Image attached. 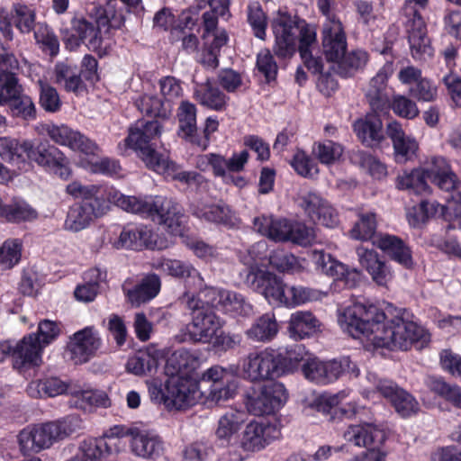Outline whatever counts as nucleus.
<instances>
[{"instance_id":"obj_58","label":"nucleus","mask_w":461,"mask_h":461,"mask_svg":"<svg viewBox=\"0 0 461 461\" xmlns=\"http://www.w3.org/2000/svg\"><path fill=\"white\" fill-rule=\"evenodd\" d=\"M268 245L266 240H260L253 244L247 252L240 256L241 262L248 267L245 271L261 269L260 266H265V261L269 262Z\"/></svg>"},{"instance_id":"obj_6","label":"nucleus","mask_w":461,"mask_h":461,"mask_svg":"<svg viewBox=\"0 0 461 461\" xmlns=\"http://www.w3.org/2000/svg\"><path fill=\"white\" fill-rule=\"evenodd\" d=\"M79 427V418L72 415L54 421L27 426L17 436L21 452L26 455L49 449L56 442L76 432Z\"/></svg>"},{"instance_id":"obj_64","label":"nucleus","mask_w":461,"mask_h":461,"mask_svg":"<svg viewBox=\"0 0 461 461\" xmlns=\"http://www.w3.org/2000/svg\"><path fill=\"white\" fill-rule=\"evenodd\" d=\"M313 152L321 163L331 165L338 161L343 153V147L330 140L315 143Z\"/></svg>"},{"instance_id":"obj_1","label":"nucleus","mask_w":461,"mask_h":461,"mask_svg":"<svg viewBox=\"0 0 461 461\" xmlns=\"http://www.w3.org/2000/svg\"><path fill=\"white\" fill-rule=\"evenodd\" d=\"M338 322L351 337L365 339L374 348L408 350L414 346L421 349L430 341L423 327L399 316L389 319L374 304L355 303L339 314Z\"/></svg>"},{"instance_id":"obj_33","label":"nucleus","mask_w":461,"mask_h":461,"mask_svg":"<svg viewBox=\"0 0 461 461\" xmlns=\"http://www.w3.org/2000/svg\"><path fill=\"white\" fill-rule=\"evenodd\" d=\"M131 448L134 455L143 458H155L163 450V443L153 431L147 429L131 430Z\"/></svg>"},{"instance_id":"obj_27","label":"nucleus","mask_w":461,"mask_h":461,"mask_svg":"<svg viewBox=\"0 0 461 461\" xmlns=\"http://www.w3.org/2000/svg\"><path fill=\"white\" fill-rule=\"evenodd\" d=\"M359 264L366 268L373 281L381 286H386L393 278L391 267L380 260L377 252L363 245L357 248Z\"/></svg>"},{"instance_id":"obj_8","label":"nucleus","mask_w":461,"mask_h":461,"mask_svg":"<svg viewBox=\"0 0 461 461\" xmlns=\"http://www.w3.org/2000/svg\"><path fill=\"white\" fill-rule=\"evenodd\" d=\"M186 306L191 311L192 321L186 326L189 340L195 343L211 344L217 331L222 329L224 321L212 309L204 307L205 300L199 294H185Z\"/></svg>"},{"instance_id":"obj_32","label":"nucleus","mask_w":461,"mask_h":461,"mask_svg":"<svg viewBox=\"0 0 461 461\" xmlns=\"http://www.w3.org/2000/svg\"><path fill=\"white\" fill-rule=\"evenodd\" d=\"M129 281L122 285V290L128 301L133 306H140L158 295L160 291L161 282L159 277L155 275L145 276L139 284L134 286L130 285Z\"/></svg>"},{"instance_id":"obj_38","label":"nucleus","mask_w":461,"mask_h":461,"mask_svg":"<svg viewBox=\"0 0 461 461\" xmlns=\"http://www.w3.org/2000/svg\"><path fill=\"white\" fill-rule=\"evenodd\" d=\"M192 213L196 218L206 222L223 225L234 224L231 210L222 203H207L198 202L192 206Z\"/></svg>"},{"instance_id":"obj_13","label":"nucleus","mask_w":461,"mask_h":461,"mask_svg":"<svg viewBox=\"0 0 461 461\" xmlns=\"http://www.w3.org/2000/svg\"><path fill=\"white\" fill-rule=\"evenodd\" d=\"M317 5L325 16L321 33L323 53L329 61H339L347 50V37L342 23L331 14L330 0H318Z\"/></svg>"},{"instance_id":"obj_53","label":"nucleus","mask_w":461,"mask_h":461,"mask_svg":"<svg viewBox=\"0 0 461 461\" xmlns=\"http://www.w3.org/2000/svg\"><path fill=\"white\" fill-rule=\"evenodd\" d=\"M55 82L68 92H77L81 87L80 72L74 65L60 62L55 66Z\"/></svg>"},{"instance_id":"obj_21","label":"nucleus","mask_w":461,"mask_h":461,"mask_svg":"<svg viewBox=\"0 0 461 461\" xmlns=\"http://www.w3.org/2000/svg\"><path fill=\"white\" fill-rule=\"evenodd\" d=\"M102 345L99 332L92 326L75 332L67 346L68 353L75 364H83L90 360Z\"/></svg>"},{"instance_id":"obj_40","label":"nucleus","mask_w":461,"mask_h":461,"mask_svg":"<svg viewBox=\"0 0 461 461\" xmlns=\"http://www.w3.org/2000/svg\"><path fill=\"white\" fill-rule=\"evenodd\" d=\"M198 363V358L190 350L179 348L174 351L167 358L165 366L168 377L173 375L194 376Z\"/></svg>"},{"instance_id":"obj_12","label":"nucleus","mask_w":461,"mask_h":461,"mask_svg":"<svg viewBox=\"0 0 461 461\" xmlns=\"http://www.w3.org/2000/svg\"><path fill=\"white\" fill-rule=\"evenodd\" d=\"M303 373L309 381L316 384L326 385L335 382L347 373L357 376L359 370L348 357L328 361L321 360L318 357H308L303 365Z\"/></svg>"},{"instance_id":"obj_35","label":"nucleus","mask_w":461,"mask_h":461,"mask_svg":"<svg viewBox=\"0 0 461 461\" xmlns=\"http://www.w3.org/2000/svg\"><path fill=\"white\" fill-rule=\"evenodd\" d=\"M321 329V321L309 311H296L288 320L290 338L299 340L310 338Z\"/></svg>"},{"instance_id":"obj_51","label":"nucleus","mask_w":461,"mask_h":461,"mask_svg":"<svg viewBox=\"0 0 461 461\" xmlns=\"http://www.w3.org/2000/svg\"><path fill=\"white\" fill-rule=\"evenodd\" d=\"M357 217V221L350 230V237L357 240H372L373 241L377 237L375 236L376 214L374 212H360Z\"/></svg>"},{"instance_id":"obj_34","label":"nucleus","mask_w":461,"mask_h":461,"mask_svg":"<svg viewBox=\"0 0 461 461\" xmlns=\"http://www.w3.org/2000/svg\"><path fill=\"white\" fill-rule=\"evenodd\" d=\"M448 193L446 204H440L436 201H422L420 203V211L422 210L426 219L437 215L443 216L447 221L456 217V208L461 206V181L456 176V185Z\"/></svg>"},{"instance_id":"obj_36","label":"nucleus","mask_w":461,"mask_h":461,"mask_svg":"<svg viewBox=\"0 0 461 461\" xmlns=\"http://www.w3.org/2000/svg\"><path fill=\"white\" fill-rule=\"evenodd\" d=\"M378 113H368L365 118L356 121L353 125L357 136L366 146H378L384 140L383 123Z\"/></svg>"},{"instance_id":"obj_5","label":"nucleus","mask_w":461,"mask_h":461,"mask_svg":"<svg viewBox=\"0 0 461 461\" xmlns=\"http://www.w3.org/2000/svg\"><path fill=\"white\" fill-rule=\"evenodd\" d=\"M275 35L274 52L280 58L291 57L296 50L299 41V52L305 67L314 74H321L322 61L312 56V50L316 44V32L303 20L279 12L272 22Z\"/></svg>"},{"instance_id":"obj_55","label":"nucleus","mask_w":461,"mask_h":461,"mask_svg":"<svg viewBox=\"0 0 461 461\" xmlns=\"http://www.w3.org/2000/svg\"><path fill=\"white\" fill-rule=\"evenodd\" d=\"M286 293L285 307L287 308H294L310 302L321 300L324 295L319 290L303 285H288Z\"/></svg>"},{"instance_id":"obj_46","label":"nucleus","mask_w":461,"mask_h":461,"mask_svg":"<svg viewBox=\"0 0 461 461\" xmlns=\"http://www.w3.org/2000/svg\"><path fill=\"white\" fill-rule=\"evenodd\" d=\"M278 330L275 314L267 312L254 321L251 327L246 330V335L253 341L266 343L274 339Z\"/></svg>"},{"instance_id":"obj_44","label":"nucleus","mask_w":461,"mask_h":461,"mask_svg":"<svg viewBox=\"0 0 461 461\" xmlns=\"http://www.w3.org/2000/svg\"><path fill=\"white\" fill-rule=\"evenodd\" d=\"M279 356L276 358V365L279 376L295 371L302 361L307 359L308 351L302 344H294L276 349Z\"/></svg>"},{"instance_id":"obj_45","label":"nucleus","mask_w":461,"mask_h":461,"mask_svg":"<svg viewBox=\"0 0 461 461\" xmlns=\"http://www.w3.org/2000/svg\"><path fill=\"white\" fill-rule=\"evenodd\" d=\"M455 208L456 217L449 219L445 238L436 245L445 253L461 258V206Z\"/></svg>"},{"instance_id":"obj_17","label":"nucleus","mask_w":461,"mask_h":461,"mask_svg":"<svg viewBox=\"0 0 461 461\" xmlns=\"http://www.w3.org/2000/svg\"><path fill=\"white\" fill-rule=\"evenodd\" d=\"M312 259L318 270L333 278L331 289L334 291L341 288H354L361 281V271L349 268L323 250H312Z\"/></svg>"},{"instance_id":"obj_2","label":"nucleus","mask_w":461,"mask_h":461,"mask_svg":"<svg viewBox=\"0 0 461 461\" xmlns=\"http://www.w3.org/2000/svg\"><path fill=\"white\" fill-rule=\"evenodd\" d=\"M160 134L161 125L158 121L139 120L130 128L125 143L129 148L139 150L147 167L165 178L178 181L189 187L202 185V175L182 170L167 153H158L151 148L150 141Z\"/></svg>"},{"instance_id":"obj_15","label":"nucleus","mask_w":461,"mask_h":461,"mask_svg":"<svg viewBox=\"0 0 461 461\" xmlns=\"http://www.w3.org/2000/svg\"><path fill=\"white\" fill-rule=\"evenodd\" d=\"M244 284L262 294L269 304L285 306L288 285L276 274L267 269H252L240 273Z\"/></svg>"},{"instance_id":"obj_62","label":"nucleus","mask_w":461,"mask_h":461,"mask_svg":"<svg viewBox=\"0 0 461 461\" xmlns=\"http://www.w3.org/2000/svg\"><path fill=\"white\" fill-rule=\"evenodd\" d=\"M44 131L50 139L55 143L71 149L75 144L76 138L79 131L69 128L65 124H46Z\"/></svg>"},{"instance_id":"obj_29","label":"nucleus","mask_w":461,"mask_h":461,"mask_svg":"<svg viewBox=\"0 0 461 461\" xmlns=\"http://www.w3.org/2000/svg\"><path fill=\"white\" fill-rule=\"evenodd\" d=\"M393 74V64L385 63L370 80L366 96L374 112H383L389 107L387 81Z\"/></svg>"},{"instance_id":"obj_25","label":"nucleus","mask_w":461,"mask_h":461,"mask_svg":"<svg viewBox=\"0 0 461 461\" xmlns=\"http://www.w3.org/2000/svg\"><path fill=\"white\" fill-rule=\"evenodd\" d=\"M343 438L357 447L382 446L386 439V432L382 425L373 422L351 424L344 430Z\"/></svg>"},{"instance_id":"obj_50","label":"nucleus","mask_w":461,"mask_h":461,"mask_svg":"<svg viewBox=\"0 0 461 461\" xmlns=\"http://www.w3.org/2000/svg\"><path fill=\"white\" fill-rule=\"evenodd\" d=\"M425 384L431 392L449 402L456 408L461 409V387L448 384L437 376L427 377Z\"/></svg>"},{"instance_id":"obj_18","label":"nucleus","mask_w":461,"mask_h":461,"mask_svg":"<svg viewBox=\"0 0 461 461\" xmlns=\"http://www.w3.org/2000/svg\"><path fill=\"white\" fill-rule=\"evenodd\" d=\"M199 295L219 312L231 317H247L252 314L253 307L244 295L235 291L217 287H205Z\"/></svg>"},{"instance_id":"obj_31","label":"nucleus","mask_w":461,"mask_h":461,"mask_svg":"<svg viewBox=\"0 0 461 461\" xmlns=\"http://www.w3.org/2000/svg\"><path fill=\"white\" fill-rule=\"evenodd\" d=\"M386 134L391 139L396 160L405 162L411 159L418 150L417 140L402 130V124L393 121L387 124Z\"/></svg>"},{"instance_id":"obj_59","label":"nucleus","mask_w":461,"mask_h":461,"mask_svg":"<svg viewBox=\"0 0 461 461\" xmlns=\"http://www.w3.org/2000/svg\"><path fill=\"white\" fill-rule=\"evenodd\" d=\"M238 384L234 378H231L226 383L209 385L207 393H203V401L214 403H221L230 399L234 398L237 393Z\"/></svg>"},{"instance_id":"obj_63","label":"nucleus","mask_w":461,"mask_h":461,"mask_svg":"<svg viewBox=\"0 0 461 461\" xmlns=\"http://www.w3.org/2000/svg\"><path fill=\"white\" fill-rule=\"evenodd\" d=\"M23 86L14 72H0V105L11 103L20 95Z\"/></svg>"},{"instance_id":"obj_41","label":"nucleus","mask_w":461,"mask_h":461,"mask_svg":"<svg viewBox=\"0 0 461 461\" xmlns=\"http://www.w3.org/2000/svg\"><path fill=\"white\" fill-rule=\"evenodd\" d=\"M152 267L160 273L174 278H198L202 281L199 272L187 261L176 258H159L152 262Z\"/></svg>"},{"instance_id":"obj_47","label":"nucleus","mask_w":461,"mask_h":461,"mask_svg":"<svg viewBox=\"0 0 461 461\" xmlns=\"http://www.w3.org/2000/svg\"><path fill=\"white\" fill-rule=\"evenodd\" d=\"M138 110L147 116L168 119L172 113V104L165 103L155 93H145L135 99Z\"/></svg>"},{"instance_id":"obj_48","label":"nucleus","mask_w":461,"mask_h":461,"mask_svg":"<svg viewBox=\"0 0 461 461\" xmlns=\"http://www.w3.org/2000/svg\"><path fill=\"white\" fill-rule=\"evenodd\" d=\"M68 384L58 377H47L31 382L27 393L32 398L55 397L66 392L69 393Z\"/></svg>"},{"instance_id":"obj_43","label":"nucleus","mask_w":461,"mask_h":461,"mask_svg":"<svg viewBox=\"0 0 461 461\" xmlns=\"http://www.w3.org/2000/svg\"><path fill=\"white\" fill-rule=\"evenodd\" d=\"M194 97L202 105L214 111L224 110L229 100L228 96L210 81L196 84Z\"/></svg>"},{"instance_id":"obj_11","label":"nucleus","mask_w":461,"mask_h":461,"mask_svg":"<svg viewBox=\"0 0 461 461\" xmlns=\"http://www.w3.org/2000/svg\"><path fill=\"white\" fill-rule=\"evenodd\" d=\"M366 380L372 387L363 391L362 394L365 398L373 399L377 392L390 401L401 417L408 418L418 413L420 410L418 401L410 393L398 387L393 381L382 379L371 372L367 373Z\"/></svg>"},{"instance_id":"obj_57","label":"nucleus","mask_w":461,"mask_h":461,"mask_svg":"<svg viewBox=\"0 0 461 461\" xmlns=\"http://www.w3.org/2000/svg\"><path fill=\"white\" fill-rule=\"evenodd\" d=\"M94 221L89 212L79 203H76L68 209L64 229L68 231L78 232L86 229Z\"/></svg>"},{"instance_id":"obj_42","label":"nucleus","mask_w":461,"mask_h":461,"mask_svg":"<svg viewBox=\"0 0 461 461\" xmlns=\"http://www.w3.org/2000/svg\"><path fill=\"white\" fill-rule=\"evenodd\" d=\"M69 394L70 405L85 411H90L95 407L105 408L110 405V400L103 391L70 388Z\"/></svg>"},{"instance_id":"obj_7","label":"nucleus","mask_w":461,"mask_h":461,"mask_svg":"<svg viewBox=\"0 0 461 461\" xmlns=\"http://www.w3.org/2000/svg\"><path fill=\"white\" fill-rule=\"evenodd\" d=\"M427 179L445 192H449L456 185V174L451 170L447 159L442 157L431 158L424 168L403 171L398 176L396 185L399 189L422 194L429 191Z\"/></svg>"},{"instance_id":"obj_28","label":"nucleus","mask_w":461,"mask_h":461,"mask_svg":"<svg viewBox=\"0 0 461 461\" xmlns=\"http://www.w3.org/2000/svg\"><path fill=\"white\" fill-rule=\"evenodd\" d=\"M109 242L117 249L141 250L157 247L151 230L144 226H126L120 231L118 238H110Z\"/></svg>"},{"instance_id":"obj_10","label":"nucleus","mask_w":461,"mask_h":461,"mask_svg":"<svg viewBox=\"0 0 461 461\" xmlns=\"http://www.w3.org/2000/svg\"><path fill=\"white\" fill-rule=\"evenodd\" d=\"M71 25L75 32L68 39L71 44L78 46L81 41L88 50L96 52L100 57L106 55L112 48L111 27L106 20L99 19L90 22L82 16H75Z\"/></svg>"},{"instance_id":"obj_23","label":"nucleus","mask_w":461,"mask_h":461,"mask_svg":"<svg viewBox=\"0 0 461 461\" xmlns=\"http://www.w3.org/2000/svg\"><path fill=\"white\" fill-rule=\"evenodd\" d=\"M280 434L277 423L253 420L246 425L240 438V446L246 451H258L278 438Z\"/></svg>"},{"instance_id":"obj_24","label":"nucleus","mask_w":461,"mask_h":461,"mask_svg":"<svg viewBox=\"0 0 461 461\" xmlns=\"http://www.w3.org/2000/svg\"><path fill=\"white\" fill-rule=\"evenodd\" d=\"M406 31L413 59L426 60L433 55L429 39L427 36L426 24L421 15L413 10L411 17L406 22Z\"/></svg>"},{"instance_id":"obj_54","label":"nucleus","mask_w":461,"mask_h":461,"mask_svg":"<svg viewBox=\"0 0 461 461\" xmlns=\"http://www.w3.org/2000/svg\"><path fill=\"white\" fill-rule=\"evenodd\" d=\"M158 365V357L149 350H140L130 357L126 363V369L135 375H143L154 371Z\"/></svg>"},{"instance_id":"obj_20","label":"nucleus","mask_w":461,"mask_h":461,"mask_svg":"<svg viewBox=\"0 0 461 461\" xmlns=\"http://www.w3.org/2000/svg\"><path fill=\"white\" fill-rule=\"evenodd\" d=\"M286 400L287 393L284 384L272 383L248 395L246 407L249 412L256 416L272 414L279 411Z\"/></svg>"},{"instance_id":"obj_39","label":"nucleus","mask_w":461,"mask_h":461,"mask_svg":"<svg viewBox=\"0 0 461 461\" xmlns=\"http://www.w3.org/2000/svg\"><path fill=\"white\" fill-rule=\"evenodd\" d=\"M247 418V413L239 410H230L221 416L215 433L221 445H229L236 440L237 433Z\"/></svg>"},{"instance_id":"obj_30","label":"nucleus","mask_w":461,"mask_h":461,"mask_svg":"<svg viewBox=\"0 0 461 461\" xmlns=\"http://www.w3.org/2000/svg\"><path fill=\"white\" fill-rule=\"evenodd\" d=\"M36 334L25 336L15 348L11 346L14 366L17 369L39 366L42 359L43 348L37 341Z\"/></svg>"},{"instance_id":"obj_22","label":"nucleus","mask_w":461,"mask_h":461,"mask_svg":"<svg viewBox=\"0 0 461 461\" xmlns=\"http://www.w3.org/2000/svg\"><path fill=\"white\" fill-rule=\"evenodd\" d=\"M298 203L312 222L328 228H333L338 224V214L335 209L320 194L316 192L303 194Z\"/></svg>"},{"instance_id":"obj_3","label":"nucleus","mask_w":461,"mask_h":461,"mask_svg":"<svg viewBox=\"0 0 461 461\" xmlns=\"http://www.w3.org/2000/svg\"><path fill=\"white\" fill-rule=\"evenodd\" d=\"M0 158L19 170H28L34 162L62 180H68L72 176L68 158L47 142L0 137Z\"/></svg>"},{"instance_id":"obj_49","label":"nucleus","mask_w":461,"mask_h":461,"mask_svg":"<svg viewBox=\"0 0 461 461\" xmlns=\"http://www.w3.org/2000/svg\"><path fill=\"white\" fill-rule=\"evenodd\" d=\"M10 15L14 26L21 33L35 32L38 24L36 23V12L31 5L23 2L14 3Z\"/></svg>"},{"instance_id":"obj_56","label":"nucleus","mask_w":461,"mask_h":461,"mask_svg":"<svg viewBox=\"0 0 461 461\" xmlns=\"http://www.w3.org/2000/svg\"><path fill=\"white\" fill-rule=\"evenodd\" d=\"M368 53L364 50H355L344 54L338 61V72L341 77H348L362 69L368 61Z\"/></svg>"},{"instance_id":"obj_37","label":"nucleus","mask_w":461,"mask_h":461,"mask_svg":"<svg viewBox=\"0 0 461 461\" xmlns=\"http://www.w3.org/2000/svg\"><path fill=\"white\" fill-rule=\"evenodd\" d=\"M373 244L400 265L406 268L411 267L413 262L411 250L398 237L390 234H379L373 240Z\"/></svg>"},{"instance_id":"obj_14","label":"nucleus","mask_w":461,"mask_h":461,"mask_svg":"<svg viewBox=\"0 0 461 461\" xmlns=\"http://www.w3.org/2000/svg\"><path fill=\"white\" fill-rule=\"evenodd\" d=\"M113 187L105 185H82L73 181L66 186V192L76 199H81V206L94 218H100L106 214L113 203L110 198Z\"/></svg>"},{"instance_id":"obj_60","label":"nucleus","mask_w":461,"mask_h":461,"mask_svg":"<svg viewBox=\"0 0 461 461\" xmlns=\"http://www.w3.org/2000/svg\"><path fill=\"white\" fill-rule=\"evenodd\" d=\"M23 242L18 239L6 240L0 247V268L7 270L16 266L22 257Z\"/></svg>"},{"instance_id":"obj_52","label":"nucleus","mask_w":461,"mask_h":461,"mask_svg":"<svg viewBox=\"0 0 461 461\" xmlns=\"http://www.w3.org/2000/svg\"><path fill=\"white\" fill-rule=\"evenodd\" d=\"M2 218L8 222L20 223L36 220L38 212L24 200L14 199L6 204Z\"/></svg>"},{"instance_id":"obj_16","label":"nucleus","mask_w":461,"mask_h":461,"mask_svg":"<svg viewBox=\"0 0 461 461\" xmlns=\"http://www.w3.org/2000/svg\"><path fill=\"white\" fill-rule=\"evenodd\" d=\"M279 355L276 349L267 348L248 354L240 359V375L250 382H261L279 377L276 358Z\"/></svg>"},{"instance_id":"obj_26","label":"nucleus","mask_w":461,"mask_h":461,"mask_svg":"<svg viewBox=\"0 0 461 461\" xmlns=\"http://www.w3.org/2000/svg\"><path fill=\"white\" fill-rule=\"evenodd\" d=\"M196 106L189 101H182L177 109V118L179 122L178 135L204 150L208 147V139L201 137L197 131L196 126Z\"/></svg>"},{"instance_id":"obj_9","label":"nucleus","mask_w":461,"mask_h":461,"mask_svg":"<svg viewBox=\"0 0 461 461\" xmlns=\"http://www.w3.org/2000/svg\"><path fill=\"white\" fill-rule=\"evenodd\" d=\"M254 229L275 241H291L302 246L310 244L312 230L304 224L275 217L273 215H261L254 218Z\"/></svg>"},{"instance_id":"obj_61","label":"nucleus","mask_w":461,"mask_h":461,"mask_svg":"<svg viewBox=\"0 0 461 461\" xmlns=\"http://www.w3.org/2000/svg\"><path fill=\"white\" fill-rule=\"evenodd\" d=\"M352 159L375 179H382L387 174L385 165L371 153L357 151L353 155Z\"/></svg>"},{"instance_id":"obj_4","label":"nucleus","mask_w":461,"mask_h":461,"mask_svg":"<svg viewBox=\"0 0 461 461\" xmlns=\"http://www.w3.org/2000/svg\"><path fill=\"white\" fill-rule=\"evenodd\" d=\"M110 198L123 211L163 225L167 232L184 238L187 216L180 203L162 195H125L113 187Z\"/></svg>"},{"instance_id":"obj_19","label":"nucleus","mask_w":461,"mask_h":461,"mask_svg":"<svg viewBox=\"0 0 461 461\" xmlns=\"http://www.w3.org/2000/svg\"><path fill=\"white\" fill-rule=\"evenodd\" d=\"M168 410H185L203 401V392L194 376L173 375L167 379Z\"/></svg>"}]
</instances>
